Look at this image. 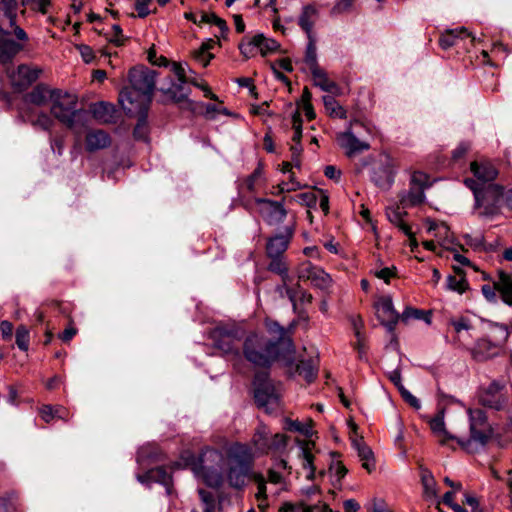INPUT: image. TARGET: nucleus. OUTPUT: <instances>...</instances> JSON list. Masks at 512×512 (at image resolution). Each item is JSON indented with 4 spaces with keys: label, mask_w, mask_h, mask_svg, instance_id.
I'll list each match as a JSON object with an SVG mask.
<instances>
[{
    "label": "nucleus",
    "mask_w": 512,
    "mask_h": 512,
    "mask_svg": "<svg viewBox=\"0 0 512 512\" xmlns=\"http://www.w3.org/2000/svg\"><path fill=\"white\" fill-rule=\"evenodd\" d=\"M287 438L284 434L276 433L274 435L271 434L269 452L279 451L286 447Z\"/></svg>",
    "instance_id": "nucleus-61"
},
{
    "label": "nucleus",
    "mask_w": 512,
    "mask_h": 512,
    "mask_svg": "<svg viewBox=\"0 0 512 512\" xmlns=\"http://www.w3.org/2000/svg\"><path fill=\"white\" fill-rule=\"evenodd\" d=\"M305 62L308 64L311 71L313 70L314 67H318L316 47L315 44L313 43L312 37L309 38V43L306 48Z\"/></svg>",
    "instance_id": "nucleus-58"
},
{
    "label": "nucleus",
    "mask_w": 512,
    "mask_h": 512,
    "mask_svg": "<svg viewBox=\"0 0 512 512\" xmlns=\"http://www.w3.org/2000/svg\"><path fill=\"white\" fill-rule=\"evenodd\" d=\"M137 479L143 484H149L151 482H157L166 487V492L171 493L172 476L170 469L160 466L148 470L143 475H138Z\"/></svg>",
    "instance_id": "nucleus-19"
},
{
    "label": "nucleus",
    "mask_w": 512,
    "mask_h": 512,
    "mask_svg": "<svg viewBox=\"0 0 512 512\" xmlns=\"http://www.w3.org/2000/svg\"><path fill=\"white\" fill-rule=\"evenodd\" d=\"M243 205L247 210H255L269 225L283 222L287 215L281 202L266 198H255L253 201H246Z\"/></svg>",
    "instance_id": "nucleus-9"
},
{
    "label": "nucleus",
    "mask_w": 512,
    "mask_h": 512,
    "mask_svg": "<svg viewBox=\"0 0 512 512\" xmlns=\"http://www.w3.org/2000/svg\"><path fill=\"white\" fill-rule=\"evenodd\" d=\"M254 398L257 405L267 413H272L280 407V385L272 383L267 373L256 374L254 381Z\"/></svg>",
    "instance_id": "nucleus-6"
},
{
    "label": "nucleus",
    "mask_w": 512,
    "mask_h": 512,
    "mask_svg": "<svg viewBox=\"0 0 512 512\" xmlns=\"http://www.w3.org/2000/svg\"><path fill=\"white\" fill-rule=\"evenodd\" d=\"M39 76L37 70L27 65H20L16 72L10 75L12 84L16 87L23 88L34 82Z\"/></svg>",
    "instance_id": "nucleus-29"
},
{
    "label": "nucleus",
    "mask_w": 512,
    "mask_h": 512,
    "mask_svg": "<svg viewBox=\"0 0 512 512\" xmlns=\"http://www.w3.org/2000/svg\"><path fill=\"white\" fill-rule=\"evenodd\" d=\"M252 478L257 485L256 499L258 501V507L260 510L264 511L268 507V490L265 477L260 473H256L253 474Z\"/></svg>",
    "instance_id": "nucleus-41"
},
{
    "label": "nucleus",
    "mask_w": 512,
    "mask_h": 512,
    "mask_svg": "<svg viewBox=\"0 0 512 512\" xmlns=\"http://www.w3.org/2000/svg\"><path fill=\"white\" fill-rule=\"evenodd\" d=\"M269 258L270 262L268 264L267 269L270 272L279 275L282 279V285L277 287V291L280 293L281 296H283L285 292V295L288 297L293 307L296 308V297L298 292L294 288L289 287L287 284L288 281L290 280V276L288 264L285 260V257L275 256Z\"/></svg>",
    "instance_id": "nucleus-13"
},
{
    "label": "nucleus",
    "mask_w": 512,
    "mask_h": 512,
    "mask_svg": "<svg viewBox=\"0 0 512 512\" xmlns=\"http://www.w3.org/2000/svg\"><path fill=\"white\" fill-rule=\"evenodd\" d=\"M266 484L270 483L275 486V489H271L270 494L272 496H278L281 492L288 490V480L287 477L282 474L281 471H278L274 468H271L267 472Z\"/></svg>",
    "instance_id": "nucleus-34"
},
{
    "label": "nucleus",
    "mask_w": 512,
    "mask_h": 512,
    "mask_svg": "<svg viewBox=\"0 0 512 512\" xmlns=\"http://www.w3.org/2000/svg\"><path fill=\"white\" fill-rule=\"evenodd\" d=\"M429 425L433 434L438 438L440 445H448L450 440L457 441V437L446 429L443 410L439 411L435 417L430 419Z\"/></svg>",
    "instance_id": "nucleus-24"
},
{
    "label": "nucleus",
    "mask_w": 512,
    "mask_h": 512,
    "mask_svg": "<svg viewBox=\"0 0 512 512\" xmlns=\"http://www.w3.org/2000/svg\"><path fill=\"white\" fill-rule=\"evenodd\" d=\"M485 336L501 347L509 337V330L506 325L488 322Z\"/></svg>",
    "instance_id": "nucleus-38"
},
{
    "label": "nucleus",
    "mask_w": 512,
    "mask_h": 512,
    "mask_svg": "<svg viewBox=\"0 0 512 512\" xmlns=\"http://www.w3.org/2000/svg\"><path fill=\"white\" fill-rule=\"evenodd\" d=\"M464 182L474 193L475 207L484 208V211L480 212L481 215L488 213L491 208L496 206L503 194V188L493 183L480 184L470 178L465 179Z\"/></svg>",
    "instance_id": "nucleus-8"
},
{
    "label": "nucleus",
    "mask_w": 512,
    "mask_h": 512,
    "mask_svg": "<svg viewBox=\"0 0 512 512\" xmlns=\"http://www.w3.org/2000/svg\"><path fill=\"white\" fill-rule=\"evenodd\" d=\"M50 112L58 121L73 128L80 111L77 110V97L62 90H57L52 102Z\"/></svg>",
    "instance_id": "nucleus-7"
},
{
    "label": "nucleus",
    "mask_w": 512,
    "mask_h": 512,
    "mask_svg": "<svg viewBox=\"0 0 512 512\" xmlns=\"http://www.w3.org/2000/svg\"><path fill=\"white\" fill-rule=\"evenodd\" d=\"M295 200L307 207H315L318 202V191L301 193L295 197Z\"/></svg>",
    "instance_id": "nucleus-57"
},
{
    "label": "nucleus",
    "mask_w": 512,
    "mask_h": 512,
    "mask_svg": "<svg viewBox=\"0 0 512 512\" xmlns=\"http://www.w3.org/2000/svg\"><path fill=\"white\" fill-rule=\"evenodd\" d=\"M258 36L261 38V41H259L258 50L263 55L278 49L279 44L275 40L265 38L262 34H258Z\"/></svg>",
    "instance_id": "nucleus-59"
},
{
    "label": "nucleus",
    "mask_w": 512,
    "mask_h": 512,
    "mask_svg": "<svg viewBox=\"0 0 512 512\" xmlns=\"http://www.w3.org/2000/svg\"><path fill=\"white\" fill-rule=\"evenodd\" d=\"M311 74L313 76L314 85L319 87L321 90L325 92H329L332 94H338L340 91L339 86L336 82L333 80H330L327 76V73L319 68L314 67L311 71Z\"/></svg>",
    "instance_id": "nucleus-32"
},
{
    "label": "nucleus",
    "mask_w": 512,
    "mask_h": 512,
    "mask_svg": "<svg viewBox=\"0 0 512 512\" xmlns=\"http://www.w3.org/2000/svg\"><path fill=\"white\" fill-rule=\"evenodd\" d=\"M480 402L483 406L495 410L503 409L508 403V397L504 392V385L493 381L481 393Z\"/></svg>",
    "instance_id": "nucleus-15"
},
{
    "label": "nucleus",
    "mask_w": 512,
    "mask_h": 512,
    "mask_svg": "<svg viewBox=\"0 0 512 512\" xmlns=\"http://www.w3.org/2000/svg\"><path fill=\"white\" fill-rule=\"evenodd\" d=\"M8 32L0 26V62L10 63L13 58L23 49V45L8 37Z\"/></svg>",
    "instance_id": "nucleus-21"
},
{
    "label": "nucleus",
    "mask_w": 512,
    "mask_h": 512,
    "mask_svg": "<svg viewBox=\"0 0 512 512\" xmlns=\"http://www.w3.org/2000/svg\"><path fill=\"white\" fill-rule=\"evenodd\" d=\"M501 347L487 336L480 338L472 349V356L477 361H485L497 356Z\"/></svg>",
    "instance_id": "nucleus-22"
},
{
    "label": "nucleus",
    "mask_w": 512,
    "mask_h": 512,
    "mask_svg": "<svg viewBox=\"0 0 512 512\" xmlns=\"http://www.w3.org/2000/svg\"><path fill=\"white\" fill-rule=\"evenodd\" d=\"M151 2L152 0H135L134 7L137 11L138 17L145 18L151 13L149 9Z\"/></svg>",
    "instance_id": "nucleus-63"
},
{
    "label": "nucleus",
    "mask_w": 512,
    "mask_h": 512,
    "mask_svg": "<svg viewBox=\"0 0 512 512\" xmlns=\"http://www.w3.org/2000/svg\"><path fill=\"white\" fill-rule=\"evenodd\" d=\"M471 172L475 176L477 183H492L498 175L497 169L489 161H473L470 165Z\"/></svg>",
    "instance_id": "nucleus-23"
},
{
    "label": "nucleus",
    "mask_w": 512,
    "mask_h": 512,
    "mask_svg": "<svg viewBox=\"0 0 512 512\" xmlns=\"http://www.w3.org/2000/svg\"><path fill=\"white\" fill-rule=\"evenodd\" d=\"M18 4L15 0H1L0 15L9 20L10 26L16 23Z\"/></svg>",
    "instance_id": "nucleus-45"
},
{
    "label": "nucleus",
    "mask_w": 512,
    "mask_h": 512,
    "mask_svg": "<svg viewBox=\"0 0 512 512\" xmlns=\"http://www.w3.org/2000/svg\"><path fill=\"white\" fill-rule=\"evenodd\" d=\"M407 208H404L399 201L396 206L388 207L386 209V216L388 220L395 226H397L405 235H411V227L404 221V217L407 215Z\"/></svg>",
    "instance_id": "nucleus-27"
},
{
    "label": "nucleus",
    "mask_w": 512,
    "mask_h": 512,
    "mask_svg": "<svg viewBox=\"0 0 512 512\" xmlns=\"http://www.w3.org/2000/svg\"><path fill=\"white\" fill-rule=\"evenodd\" d=\"M242 354L249 363L261 368H268L277 360L283 361V354L276 349V344L257 332L244 338Z\"/></svg>",
    "instance_id": "nucleus-3"
},
{
    "label": "nucleus",
    "mask_w": 512,
    "mask_h": 512,
    "mask_svg": "<svg viewBox=\"0 0 512 512\" xmlns=\"http://www.w3.org/2000/svg\"><path fill=\"white\" fill-rule=\"evenodd\" d=\"M57 90L58 89H50L46 86L38 85L25 96V102L35 106H43L48 102H52Z\"/></svg>",
    "instance_id": "nucleus-26"
},
{
    "label": "nucleus",
    "mask_w": 512,
    "mask_h": 512,
    "mask_svg": "<svg viewBox=\"0 0 512 512\" xmlns=\"http://www.w3.org/2000/svg\"><path fill=\"white\" fill-rule=\"evenodd\" d=\"M199 497L202 503L205 505L204 512H212L214 509V497L213 494L204 489L198 490Z\"/></svg>",
    "instance_id": "nucleus-62"
},
{
    "label": "nucleus",
    "mask_w": 512,
    "mask_h": 512,
    "mask_svg": "<svg viewBox=\"0 0 512 512\" xmlns=\"http://www.w3.org/2000/svg\"><path fill=\"white\" fill-rule=\"evenodd\" d=\"M20 114L24 121L44 131H50L54 124L53 119L48 114L38 112L30 107L22 108Z\"/></svg>",
    "instance_id": "nucleus-20"
},
{
    "label": "nucleus",
    "mask_w": 512,
    "mask_h": 512,
    "mask_svg": "<svg viewBox=\"0 0 512 512\" xmlns=\"http://www.w3.org/2000/svg\"><path fill=\"white\" fill-rule=\"evenodd\" d=\"M286 429L289 431L299 432L304 436L309 437L312 435V420L308 419L305 423L297 420H287Z\"/></svg>",
    "instance_id": "nucleus-49"
},
{
    "label": "nucleus",
    "mask_w": 512,
    "mask_h": 512,
    "mask_svg": "<svg viewBox=\"0 0 512 512\" xmlns=\"http://www.w3.org/2000/svg\"><path fill=\"white\" fill-rule=\"evenodd\" d=\"M323 103L326 112L330 117L344 119L347 117L346 110L338 103V101L330 95L323 96Z\"/></svg>",
    "instance_id": "nucleus-43"
},
{
    "label": "nucleus",
    "mask_w": 512,
    "mask_h": 512,
    "mask_svg": "<svg viewBox=\"0 0 512 512\" xmlns=\"http://www.w3.org/2000/svg\"><path fill=\"white\" fill-rule=\"evenodd\" d=\"M471 37V41H474V37L464 27L448 30L439 39V44L443 49H448L456 45L458 39H464Z\"/></svg>",
    "instance_id": "nucleus-37"
},
{
    "label": "nucleus",
    "mask_w": 512,
    "mask_h": 512,
    "mask_svg": "<svg viewBox=\"0 0 512 512\" xmlns=\"http://www.w3.org/2000/svg\"><path fill=\"white\" fill-rule=\"evenodd\" d=\"M29 331L25 326H19L16 330V344L19 349L27 351L29 347Z\"/></svg>",
    "instance_id": "nucleus-56"
},
{
    "label": "nucleus",
    "mask_w": 512,
    "mask_h": 512,
    "mask_svg": "<svg viewBox=\"0 0 512 512\" xmlns=\"http://www.w3.org/2000/svg\"><path fill=\"white\" fill-rule=\"evenodd\" d=\"M282 512H331L328 506L324 503H317L315 505H307L299 503L296 505L286 503L281 508Z\"/></svg>",
    "instance_id": "nucleus-40"
},
{
    "label": "nucleus",
    "mask_w": 512,
    "mask_h": 512,
    "mask_svg": "<svg viewBox=\"0 0 512 512\" xmlns=\"http://www.w3.org/2000/svg\"><path fill=\"white\" fill-rule=\"evenodd\" d=\"M352 446L357 451L358 457L362 461V467L368 472L375 469V461L372 450L362 441V439L353 438Z\"/></svg>",
    "instance_id": "nucleus-31"
},
{
    "label": "nucleus",
    "mask_w": 512,
    "mask_h": 512,
    "mask_svg": "<svg viewBox=\"0 0 512 512\" xmlns=\"http://www.w3.org/2000/svg\"><path fill=\"white\" fill-rule=\"evenodd\" d=\"M263 176V165L262 163H258V166L253 171L251 175H249L245 181L244 186L249 192H254L256 187V182Z\"/></svg>",
    "instance_id": "nucleus-55"
},
{
    "label": "nucleus",
    "mask_w": 512,
    "mask_h": 512,
    "mask_svg": "<svg viewBox=\"0 0 512 512\" xmlns=\"http://www.w3.org/2000/svg\"><path fill=\"white\" fill-rule=\"evenodd\" d=\"M469 418L468 438L457 437L458 445L468 453H476L483 449L493 435V429L488 422L486 413L479 409L467 410Z\"/></svg>",
    "instance_id": "nucleus-4"
},
{
    "label": "nucleus",
    "mask_w": 512,
    "mask_h": 512,
    "mask_svg": "<svg viewBox=\"0 0 512 512\" xmlns=\"http://www.w3.org/2000/svg\"><path fill=\"white\" fill-rule=\"evenodd\" d=\"M213 45L214 41L209 40L208 42L203 43L201 47L194 52L195 60L202 64L204 67H206L213 58V55L209 53V50L213 47Z\"/></svg>",
    "instance_id": "nucleus-48"
},
{
    "label": "nucleus",
    "mask_w": 512,
    "mask_h": 512,
    "mask_svg": "<svg viewBox=\"0 0 512 512\" xmlns=\"http://www.w3.org/2000/svg\"><path fill=\"white\" fill-rule=\"evenodd\" d=\"M376 310L377 317L382 325H384L389 332H393L398 321L401 319V314L394 309L392 298L389 296L381 297L376 303Z\"/></svg>",
    "instance_id": "nucleus-17"
},
{
    "label": "nucleus",
    "mask_w": 512,
    "mask_h": 512,
    "mask_svg": "<svg viewBox=\"0 0 512 512\" xmlns=\"http://www.w3.org/2000/svg\"><path fill=\"white\" fill-rule=\"evenodd\" d=\"M162 452L156 444L148 443L140 447L137 453V462L145 466L150 462H156L161 459Z\"/></svg>",
    "instance_id": "nucleus-36"
},
{
    "label": "nucleus",
    "mask_w": 512,
    "mask_h": 512,
    "mask_svg": "<svg viewBox=\"0 0 512 512\" xmlns=\"http://www.w3.org/2000/svg\"><path fill=\"white\" fill-rule=\"evenodd\" d=\"M265 327L271 335V339L276 344V349H279L283 354V363L285 366H291L294 361L295 347L288 331L280 326L277 322L272 320L265 321Z\"/></svg>",
    "instance_id": "nucleus-11"
},
{
    "label": "nucleus",
    "mask_w": 512,
    "mask_h": 512,
    "mask_svg": "<svg viewBox=\"0 0 512 512\" xmlns=\"http://www.w3.org/2000/svg\"><path fill=\"white\" fill-rule=\"evenodd\" d=\"M396 166L392 159L385 157L378 165L373 168L371 180L381 189L388 190L394 183Z\"/></svg>",
    "instance_id": "nucleus-16"
},
{
    "label": "nucleus",
    "mask_w": 512,
    "mask_h": 512,
    "mask_svg": "<svg viewBox=\"0 0 512 512\" xmlns=\"http://www.w3.org/2000/svg\"><path fill=\"white\" fill-rule=\"evenodd\" d=\"M465 244L468 245L470 248H472L475 251H482L485 250V242H484V235L482 233H476L475 235L472 234H465L463 236Z\"/></svg>",
    "instance_id": "nucleus-52"
},
{
    "label": "nucleus",
    "mask_w": 512,
    "mask_h": 512,
    "mask_svg": "<svg viewBox=\"0 0 512 512\" xmlns=\"http://www.w3.org/2000/svg\"><path fill=\"white\" fill-rule=\"evenodd\" d=\"M93 117L101 123H111L114 118L115 108L107 102H98L91 106Z\"/></svg>",
    "instance_id": "nucleus-39"
},
{
    "label": "nucleus",
    "mask_w": 512,
    "mask_h": 512,
    "mask_svg": "<svg viewBox=\"0 0 512 512\" xmlns=\"http://www.w3.org/2000/svg\"><path fill=\"white\" fill-rule=\"evenodd\" d=\"M271 440V433L267 426L260 424L252 437V444L255 451L259 454L269 453V444Z\"/></svg>",
    "instance_id": "nucleus-30"
},
{
    "label": "nucleus",
    "mask_w": 512,
    "mask_h": 512,
    "mask_svg": "<svg viewBox=\"0 0 512 512\" xmlns=\"http://www.w3.org/2000/svg\"><path fill=\"white\" fill-rule=\"evenodd\" d=\"M245 331L235 324L216 326L210 332L214 347L231 361L241 360L240 342L244 341Z\"/></svg>",
    "instance_id": "nucleus-5"
},
{
    "label": "nucleus",
    "mask_w": 512,
    "mask_h": 512,
    "mask_svg": "<svg viewBox=\"0 0 512 512\" xmlns=\"http://www.w3.org/2000/svg\"><path fill=\"white\" fill-rule=\"evenodd\" d=\"M313 445V443L308 442L301 448L302 467L307 471L306 478L309 480L313 479L315 473V467L313 464L314 456L311 452Z\"/></svg>",
    "instance_id": "nucleus-44"
},
{
    "label": "nucleus",
    "mask_w": 512,
    "mask_h": 512,
    "mask_svg": "<svg viewBox=\"0 0 512 512\" xmlns=\"http://www.w3.org/2000/svg\"><path fill=\"white\" fill-rule=\"evenodd\" d=\"M447 286L450 290L462 294L467 290L468 282L464 277L449 276L447 278Z\"/></svg>",
    "instance_id": "nucleus-54"
},
{
    "label": "nucleus",
    "mask_w": 512,
    "mask_h": 512,
    "mask_svg": "<svg viewBox=\"0 0 512 512\" xmlns=\"http://www.w3.org/2000/svg\"><path fill=\"white\" fill-rule=\"evenodd\" d=\"M482 293L484 297L491 302L496 301V291L499 292L502 301L507 305H512V275L503 271L499 272L498 280L493 286L483 285Z\"/></svg>",
    "instance_id": "nucleus-14"
},
{
    "label": "nucleus",
    "mask_w": 512,
    "mask_h": 512,
    "mask_svg": "<svg viewBox=\"0 0 512 512\" xmlns=\"http://www.w3.org/2000/svg\"><path fill=\"white\" fill-rule=\"evenodd\" d=\"M317 364L315 360H301L296 366V372L302 375L307 382H312L317 377Z\"/></svg>",
    "instance_id": "nucleus-42"
},
{
    "label": "nucleus",
    "mask_w": 512,
    "mask_h": 512,
    "mask_svg": "<svg viewBox=\"0 0 512 512\" xmlns=\"http://www.w3.org/2000/svg\"><path fill=\"white\" fill-rule=\"evenodd\" d=\"M147 113H148V111L127 113L130 116H138L139 117L138 123L133 131V135L136 139L146 140V138H147Z\"/></svg>",
    "instance_id": "nucleus-46"
},
{
    "label": "nucleus",
    "mask_w": 512,
    "mask_h": 512,
    "mask_svg": "<svg viewBox=\"0 0 512 512\" xmlns=\"http://www.w3.org/2000/svg\"><path fill=\"white\" fill-rule=\"evenodd\" d=\"M259 41H261V38L258 35H255L249 40H243L239 44V50L241 54L246 58L252 57L258 50Z\"/></svg>",
    "instance_id": "nucleus-50"
},
{
    "label": "nucleus",
    "mask_w": 512,
    "mask_h": 512,
    "mask_svg": "<svg viewBox=\"0 0 512 512\" xmlns=\"http://www.w3.org/2000/svg\"><path fill=\"white\" fill-rule=\"evenodd\" d=\"M297 276L299 280L310 281L314 287L323 291L329 290L333 283L331 276L327 272L309 261L299 265Z\"/></svg>",
    "instance_id": "nucleus-12"
},
{
    "label": "nucleus",
    "mask_w": 512,
    "mask_h": 512,
    "mask_svg": "<svg viewBox=\"0 0 512 512\" xmlns=\"http://www.w3.org/2000/svg\"><path fill=\"white\" fill-rule=\"evenodd\" d=\"M429 186V176L424 172L414 171L410 177L409 190L399 195L401 205L404 208H411L422 204L425 200V190Z\"/></svg>",
    "instance_id": "nucleus-10"
},
{
    "label": "nucleus",
    "mask_w": 512,
    "mask_h": 512,
    "mask_svg": "<svg viewBox=\"0 0 512 512\" xmlns=\"http://www.w3.org/2000/svg\"><path fill=\"white\" fill-rule=\"evenodd\" d=\"M253 459L249 446L234 443L226 455L213 448L204 449L191 469L195 477L210 487H219L226 479L230 487L242 489L251 474Z\"/></svg>",
    "instance_id": "nucleus-1"
},
{
    "label": "nucleus",
    "mask_w": 512,
    "mask_h": 512,
    "mask_svg": "<svg viewBox=\"0 0 512 512\" xmlns=\"http://www.w3.org/2000/svg\"><path fill=\"white\" fill-rule=\"evenodd\" d=\"M110 144V136L102 131H91L86 135V149L88 151H96L104 149Z\"/></svg>",
    "instance_id": "nucleus-35"
},
{
    "label": "nucleus",
    "mask_w": 512,
    "mask_h": 512,
    "mask_svg": "<svg viewBox=\"0 0 512 512\" xmlns=\"http://www.w3.org/2000/svg\"><path fill=\"white\" fill-rule=\"evenodd\" d=\"M396 275V267H385L375 272V276L379 279L385 281V283H389L390 279Z\"/></svg>",
    "instance_id": "nucleus-64"
},
{
    "label": "nucleus",
    "mask_w": 512,
    "mask_h": 512,
    "mask_svg": "<svg viewBox=\"0 0 512 512\" xmlns=\"http://www.w3.org/2000/svg\"><path fill=\"white\" fill-rule=\"evenodd\" d=\"M42 419L49 423L54 417L64 418L65 410L63 408H54L50 405H44L40 409Z\"/></svg>",
    "instance_id": "nucleus-53"
},
{
    "label": "nucleus",
    "mask_w": 512,
    "mask_h": 512,
    "mask_svg": "<svg viewBox=\"0 0 512 512\" xmlns=\"http://www.w3.org/2000/svg\"><path fill=\"white\" fill-rule=\"evenodd\" d=\"M420 480L423 487V497L427 501L438 500V489L432 472L426 467L420 466Z\"/></svg>",
    "instance_id": "nucleus-25"
},
{
    "label": "nucleus",
    "mask_w": 512,
    "mask_h": 512,
    "mask_svg": "<svg viewBox=\"0 0 512 512\" xmlns=\"http://www.w3.org/2000/svg\"><path fill=\"white\" fill-rule=\"evenodd\" d=\"M337 142L349 157L367 151L370 145L367 141L361 140L355 136L351 128L337 134Z\"/></svg>",
    "instance_id": "nucleus-18"
},
{
    "label": "nucleus",
    "mask_w": 512,
    "mask_h": 512,
    "mask_svg": "<svg viewBox=\"0 0 512 512\" xmlns=\"http://www.w3.org/2000/svg\"><path fill=\"white\" fill-rule=\"evenodd\" d=\"M318 17L319 13L315 6L307 5L303 7V10L298 18V24L306 32L308 38H311L312 36V29L318 20Z\"/></svg>",
    "instance_id": "nucleus-33"
},
{
    "label": "nucleus",
    "mask_w": 512,
    "mask_h": 512,
    "mask_svg": "<svg viewBox=\"0 0 512 512\" xmlns=\"http://www.w3.org/2000/svg\"><path fill=\"white\" fill-rule=\"evenodd\" d=\"M156 72L148 68H133L129 72L130 88L119 94V102L126 113L148 111L155 87Z\"/></svg>",
    "instance_id": "nucleus-2"
},
{
    "label": "nucleus",
    "mask_w": 512,
    "mask_h": 512,
    "mask_svg": "<svg viewBox=\"0 0 512 512\" xmlns=\"http://www.w3.org/2000/svg\"><path fill=\"white\" fill-rule=\"evenodd\" d=\"M424 316L425 312L423 310L407 307L401 314V320L407 323L411 319H425L428 322V318Z\"/></svg>",
    "instance_id": "nucleus-60"
},
{
    "label": "nucleus",
    "mask_w": 512,
    "mask_h": 512,
    "mask_svg": "<svg viewBox=\"0 0 512 512\" xmlns=\"http://www.w3.org/2000/svg\"><path fill=\"white\" fill-rule=\"evenodd\" d=\"M184 84L178 81V83H172L167 89L162 88V91L169 94L170 97L176 101L181 102L187 97V92L184 89Z\"/></svg>",
    "instance_id": "nucleus-51"
},
{
    "label": "nucleus",
    "mask_w": 512,
    "mask_h": 512,
    "mask_svg": "<svg viewBox=\"0 0 512 512\" xmlns=\"http://www.w3.org/2000/svg\"><path fill=\"white\" fill-rule=\"evenodd\" d=\"M291 235L292 234L288 232L286 234H277L271 237L266 245L267 256H283L289 246Z\"/></svg>",
    "instance_id": "nucleus-28"
},
{
    "label": "nucleus",
    "mask_w": 512,
    "mask_h": 512,
    "mask_svg": "<svg viewBox=\"0 0 512 512\" xmlns=\"http://www.w3.org/2000/svg\"><path fill=\"white\" fill-rule=\"evenodd\" d=\"M199 23H208V24H213V25L217 26L220 31V36H222V37H224L228 31L226 22L223 19L219 18L214 13L202 12L200 14Z\"/></svg>",
    "instance_id": "nucleus-47"
}]
</instances>
